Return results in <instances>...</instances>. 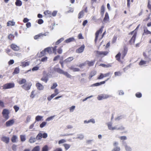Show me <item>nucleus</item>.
Returning <instances> with one entry per match:
<instances>
[{
  "instance_id": "8fccbe9b",
  "label": "nucleus",
  "mask_w": 151,
  "mask_h": 151,
  "mask_svg": "<svg viewBox=\"0 0 151 151\" xmlns=\"http://www.w3.org/2000/svg\"><path fill=\"white\" fill-rule=\"evenodd\" d=\"M64 40V39L63 38H61L58 41H57L56 42V45H58L62 41Z\"/></svg>"
},
{
  "instance_id": "e433bc0d",
  "label": "nucleus",
  "mask_w": 151,
  "mask_h": 151,
  "mask_svg": "<svg viewBox=\"0 0 151 151\" xmlns=\"http://www.w3.org/2000/svg\"><path fill=\"white\" fill-rule=\"evenodd\" d=\"M15 4H16V5L17 6H20L22 5V3L21 1H20V0H17L15 3Z\"/></svg>"
},
{
  "instance_id": "c85d7f7f",
  "label": "nucleus",
  "mask_w": 151,
  "mask_h": 151,
  "mask_svg": "<svg viewBox=\"0 0 151 151\" xmlns=\"http://www.w3.org/2000/svg\"><path fill=\"white\" fill-rule=\"evenodd\" d=\"M21 141L23 142L24 141L26 140L25 136L24 135H21L20 136Z\"/></svg>"
},
{
  "instance_id": "bf43d9fd",
  "label": "nucleus",
  "mask_w": 151,
  "mask_h": 151,
  "mask_svg": "<svg viewBox=\"0 0 151 151\" xmlns=\"http://www.w3.org/2000/svg\"><path fill=\"white\" fill-rule=\"evenodd\" d=\"M62 50L61 49V47H60L58 49V52L59 54H60L62 53Z\"/></svg>"
},
{
  "instance_id": "c756f323",
  "label": "nucleus",
  "mask_w": 151,
  "mask_h": 151,
  "mask_svg": "<svg viewBox=\"0 0 151 151\" xmlns=\"http://www.w3.org/2000/svg\"><path fill=\"white\" fill-rule=\"evenodd\" d=\"M66 150H68L70 147V145L67 144H64L63 145Z\"/></svg>"
},
{
  "instance_id": "2eb2a0df",
  "label": "nucleus",
  "mask_w": 151,
  "mask_h": 151,
  "mask_svg": "<svg viewBox=\"0 0 151 151\" xmlns=\"http://www.w3.org/2000/svg\"><path fill=\"white\" fill-rule=\"evenodd\" d=\"M85 46L83 45L81 47L76 50V52L78 53H80L82 52L84 49Z\"/></svg>"
},
{
  "instance_id": "39448f33",
  "label": "nucleus",
  "mask_w": 151,
  "mask_h": 151,
  "mask_svg": "<svg viewBox=\"0 0 151 151\" xmlns=\"http://www.w3.org/2000/svg\"><path fill=\"white\" fill-rule=\"evenodd\" d=\"M32 84L31 83H29L28 84L25 83L22 86V88L26 90H28L30 89Z\"/></svg>"
},
{
  "instance_id": "20e7f679",
  "label": "nucleus",
  "mask_w": 151,
  "mask_h": 151,
  "mask_svg": "<svg viewBox=\"0 0 151 151\" xmlns=\"http://www.w3.org/2000/svg\"><path fill=\"white\" fill-rule=\"evenodd\" d=\"M94 53L96 54V56L99 57V55H106L109 53L108 51H95L94 52Z\"/></svg>"
},
{
  "instance_id": "c03bdc74",
  "label": "nucleus",
  "mask_w": 151,
  "mask_h": 151,
  "mask_svg": "<svg viewBox=\"0 0 151 151\" xmlns=\"http://www.w3.org/2000/svg\"><path fill=\"white\" fill-rule=\"evenodd\" d=\"M70 69L73 70V71H79V69L77 68H74L73 67H71L70 68Z\"/></svg>"
},
{
  "instance_id": "5fc2aeb1",
  "label": "nucleus",
  "mask_w": 151,
  "mask_h": 151,
  "mask_svg": "<svg viewBox=\"0 0 151 151\" xmlns=\"http://www.w3.org/2000/svg\"><path fill=\"white\" fill-rule=\"evenodd\" d=\"M147 7L148 8V9L151 12V4H150V2L149 1H148V3Z\"/></svg>"
},
{
  "instance_id": "774afa93",
  "label": "nucleus",
  "mask_w": 151,
  "mask_h": 151,
  "mask_svg": "<svg viewBox=\"0 0 151 151\" xmlns=\"http://www.w3.org/2000/svg\"><path fill=\"white\" fill-rule=\"evenodd\" d=\"M47 57H45L42 58L41 59V61L42 62H44L47 60Z\"/></svg>"
},
{
  "instance_id": "a211bd4d",
  "label": "nucleus",
  "mask_w": 151,
  "mask_h": 151,
  "mask_svg": "<svg viewBox=\"0 0 151 151\" xmlns=\"http://www.w3.org/2000/svg\"><path fill=\"white\" fill-rule=\"evenodd\" d=\"M57 72L60 74L65 76H68V73L60 69H58Z\"/></svg>"
},
{
  "instance_id": "6e6552de",
  "label": "nucleus",
  "mask_w": 151,
  "mask_h": 151,
  "mask_svg": "<svg viewBox=\"0 0 151 151\" xmlns=\"http://www.w3.org/2000/svg\"><path fill=\"white\" fill-rule=\"evenodd\" d=\"M132 36V37L129 42V43L130 45H132L134 44L136 37L137 35L134 34Z\"/></svg>"
},
{
  "instance_id": "f257e3e1",
  "label": "nucleus",
  "mask_w": 151,
  "mask_h": 151,
  "mask_svg": "<svg viewBox=\"0 0 151 151\" xmlns=\"http://www.w3.org/2000/svg\"><path fill=\"white\" fill-rule=\"evenodd\" d=\"M14 86V83H8L4 84L3 87L4 89H6L13 88Z\"/></svg>"
},
{
  "instance_id": "49530a36",
  "label": "nucleus",
  "mask_w": 151,
  "mask_h": 151,
  "mask_svg": "<svg viewBox=\"0 0 151 151\" xmlns=\"http://www.w3.org/2000/svg\"><path fill=\"white\" fill-rule=\"evenodd\" d=\"M46 123L45 122H43L40 125V127L41 128L43 127L46 124Z\"/></svg>"
},
{
  "instance_id": "79ce46f5",
  "label": "nucleus",
  "mask_w": 151,
  "mask_h": 151,
  "mask_svg": "<svg viewBox=\"0 0 151 151\" xmlns=\"http://www.w3.org/2000/svg\"><path fill=\"white\" fill-rule=\"evenodd\" d=\"M146 61L142 60L140 61L139 63V65H142L146 64Z\"/></svg>"
},
{
  "instance_id": "9d476101",
  "label": "nucleus",
  "mask_w": 151,
  "mask_h": 151,
  "mask_svg": "<svg viewBox=\"0 0 151 151\" xmlns=\"http://www.w3.org/2000/svg\"><path fill=\"white\" fill-rule=\"evenodd\" d=\"M151 35V32L149 31L147 27H145L144 28L143 35Z\"/></svg>"
},
{
  "instance_id": "0e129e2a",
  "label": "nucleus",
  "mask_w": 151,
  "mask_h": 151,
  "mask_svg": "<svg viewBox=\"0 0 151 151\" xmlns=\"http://www.w3.org/2000/svg\"><path fill=\"white\" fill-rule=\"evenodd\" d=\"M60 56L59 55H58L56 56L54 58V59H53V61H55L57 60L59 58H60Z\"/></svg>"
},
{
  "instance_id": "393cba45",
  "label": "nucleus",
  "mask_w": 151,
  "mask_h": 151,
  "mask_svg": "<svg viewBox=\"0 0 151 151\" xmlns=\"http://www.w3.org/2000/svg\"><path fill=\"white\" fill-rule=\"evenodd\" d=\"M40 147L39 146H37L35 147L32 151H40Z\"/></svg>"
},
{
  "instance_id": "4468645a",
  "label": "nucleus",
  "mask_w": 151,
  "mask_h": 151,
  "mask_svg": "<svg viewBox=\"0 0 151 151\" xmlns=\"http://www.w3.org/2000/svg\"><path fill=\"white\" fill-rule=\"evenodd\" d=\"M109 17L108 14L106 13L105 17L103 20V22L105 23H107L109 22Z\"/></svg>"
},
{
  "instance_id": "0eeeda50",
  "label": "nucleus",
  "mask_w": 151,
  "mask_h": 151,
  "mask_svg": "<svg viewBox=\"0 0 151 151\" xmlns=\"http://www.w3.org/2000/svg\"><path fill=\"white\" fill-rule=\"evenodd\" d=\"M104 27V26H102L101 28L99 30L97 31L95 34L96 37L95 40V42H96L98 38L99 34L100 33H101L103 31V28Z\"/></svg>"
},
{
  "instance_id": "3c124183",
  "label": "nucleus",
  "mask_w": 151,
  "mask_h": 151,
  "mask_svg": "<svg viewBox=\"0 0 151 151\" xmlns=\"http://www.w3.org/2000/svg\"><path fill=\"white\" fill-rule=\"evenodd\" d=\"M14 37V36L11 34H10L8 36V38L11 40H12Z\"/></svg>"
},
{
  "instance_id": "b1692460",
  "label": "nucleus",
  "mask_w": 151,
  "mask_h": 151,
  "mask_svg": "<svg viewBox=\"0 0 151 151\" xmlns=\"http://www.w3.org/2000/svg\"><path fill=\"white\" fill-rule=\"evenodd\" d=\"M128 48L126 46H124L123 49V57L127 54L128 51Z\"/></svg>"
},
{
  "instance_id": "ddd939ff",
  "label": "nucleus",
  "mask_w": 151,
  "mask_h": 151,
  "mask_svg": "<svg viewBox=\"0 0 151 151\" xmlns=\"http://www.w3.org/2000/svg\"><path fill=\"white\" fill-rule=\"evenodd\" d=\"M140 24H139L136 27L135 30L130 32L129 34V35H132L133 34H134L136 35H137V31L139 29V27Z\"/></svg>"
},
{
  "instance_id": "7ed1b4c3",
  "label": "nucleus",
  "mask_w": 151,
  "mask_h": 151,
  "mask_svg": "<svg viewBox=\"0 0 151 151\" xmlns=\"http://www.w3.org/2000/svg\"><path fill=\"white\" fill-rule=\"evenodd\" d=\"M54 93L51 94L50 96L47 97V99L48 101H50L52 98L59 93L58 90L57 88L55 89L54 90Z\"/></svg>"
},
{
  "instance_id": "aec40b11",
  "label": "nucleus",
  "mask_w": 151,
  "mask_h": 151,
  "mask_svg": "<svg viewBox=\"0 0 151 151\" xmlns=\"http://www.w3.org/2000/svg\"><path fill=\"white\" fill-rule=\"evenodd\" d=\"M73 59V57H70L68 58L67 59L65 60H64V62H65V63H67L68 62H70L71 61H72Z\"/></svg>"
},
{
  "instance_id": "423d86ee",
  "label": "nucleus",
  "mask_w": 151,
  "mask_h": 151,
  "mask_svg": "<svg viewBox=\"0 0 151 151\" xmlns=\"http://www.w3.org/2000/svg\"><path fill=\"white\" fill-rule=\"evenodd\" d=\"M109 97V96L107 94H101L98 96L97 99L100 100L107 99Z\"/></svg>"
},
{
  "instance_id": "6e6d98bb",
  "label": "nucleus",
  "mask_w": 151,
  "mask_h": 151,
  "mask_svg": "<svg viewBox=\"0 0 151 151\" xmlns=\"http://www.w3.org/2000/svg\"><path fill=\"white\" fill-rule=\"evenodd\" d=\"M78 138L81 139H82L83 138L84 136L82 134H80L78 136Z\"/></svg>"
},
{
  "instance_id": "cd10ccee",
  "label": "nucleus",
  "mask_w": 151,
  "mask_h": 151,
  "mask_svg": "<svg viewBox=\"0 0 151 151\" xmlns=\"http://www.w3.org/2000/svg\"><path fill=\"white\" fill-rule=\"evenodd\" d=\"M43 117L40 116H37L35 117V120L37 121H39L41 120Z\"/></svg>"
},
{
  "instance_id": "37998d69",
  "label": "nucleus",
  "mask_w": 151,
  "mask_h": 151,
  "mask_svg": "<svg viewBox=\"0 0 151 151\" xmlns=\"http://www.w3.org/2000/svg\"><path fill=\"white\" fill-rule=\"evenodd\" d=\"M75 106H72L71 107H70L69 108V109L70 110V112H72L75 109Z\"/></svg>"
},
{
  "instance_id": "13d9d810",
  "label": "nucleus",
  "mask_w": 151,
  "mask_h": 151,
  "mask_svg": "<svg viewBox=\"0 0 151 151\" xmlns=\"http://www.w3.org/2000/svg\"><path fill=\"white\" fill-rule=\"evenodd\" d=\"M120 148L119 147H116L112 150V151H119Z\"/></svg>"
},
{
  "instance_id": "69168bd1",
  "label": "nucleus",
  "mask_w": 151,
  "mask_h": 151,
  "mask_svg": "<svg viewBox=\"0 0 151 151\" xmlns=\"http://www.w3.org/2000/svg\"><path fill=\"white\" fill-rule=\"evenodd\" d=\"M42 135V137L43 138H46L47 137V134L46 133H44Z\"/></svg>"
},
{
  "instance_id": "7c9ffc66",
  "label": "nucleus",
  "mask_w": 151,
  "mask_h": 151,
  "mask_svg": "<svg viewBox=\"0 0 151 151\" xmlns=\"http://www.w3.org/2000/svg\"><path fill=\"white\" fill-rule=\"evenodd\" d=\"M84 12L83 11L81 12L78 14V18L79 19L82 18L83 16Z\"/></svg>"
},
{
  "instance_id": "58836bf2",
  "label": "nucleus",
  "mask_w": 151,
  "mask_h": 151,
  "mask_svg": "<svg viewBox=\"0 0 151 151\" xmlns=\"http://www.w3.org/2000/svg\"><path fill=\"white\" fill-rule=\"evenodd\" d=\"M135 96L137 98H140L142 97V94L138 92L136 93Z\"/></svg>"
},
{
  "instance_id": "a18cd8bd",
  "label": "nucleus",
  "mask_w": 151,
  "mask_h": 151,
  "mask_svg": "<svg viewBox=\"0 0 151 151\" xmlns=\"http://www.w3.org/2000/svg\"><path fill=\"white\" fill-rule=\"evenodd\" d=\"M58 86V85L56 83H54L53 84L52 86L51 87V89H54L57 86Z\"/></svg>"
},
{
  "instance_id": "ea45409f",
  "label": "nucleus",
  "mask_w": 151,
  "mask_h": 151,
  "mask_svg": "<svg viewBox=\"0 0 151 151\" xmlns=\"http://www.w3.org/2000/svg\"><path fill=\"white\" fill-rule=\"evenodd\" d=\"M29 62L28 61V62H26L25 63H24V62L22 63V65L23 67H25L27 66L28 65H29Z\"/></svg>"
},
{
  "instance_id": "4c0bfd02",
  "label": "nucleus",
  "mask_w": 151,
  "mask_h": 151,
  "mask_svg": "<svg viewBox=\"0 0 151 151\" xmlns=\"http://www.w3.org/2000/svg\"><path fill=\"white\" fill-rule=\"evenodd\" d=\"M35 141V138L31 137L29 139V142L31 143H34Z\"/></svg>"
},
{
  "instance_id": "9b49d317",
  "label": "nucleus",
  "mask_w": 151,
  "mask_h": 151,
  "mask_svg": "<svg viewBox=\"0 0 151 151\" xmlns=\"http://www.w3.org/2000/svg\"><path fill=\"white\" fill-rule=\"evenodd\" d=\"M36 86L39 90H42L44 87L43 86L39 83H37L36 84Z\"/></svg>"
},
{
  "instance_id": "e2e57ef3",
  "label": "nucleus",
  "mask_w": 151,
  "mask_h": 151,
  "mask_svg": "<svg viewBox=\"0 0 151 151\" xmlns=\"http://www.w3.org/2000/svg\"><path fill=\"white\" fill-rule=\"evenodd\" d=\"M53 151H63L62 149L60 147L57 148L55 149Z\"/></svg>"
},
{
  "instance_id": "052dcab7",
  "label": "nucleus",
  "mask_w": 151,
  "mask_h": 151,
  "mask_svg": "<svg viewBox=\"0 0 151 151\" xmlns=\"http://www.w3.org/2000/svg\"><path fill=\"white\" fill-rule=\"evenodd\" d=\"M93 141V140H87L86 141V143L87 144H91Z\"/></svg>"
},
{
  "instance_id": "1a4fd4ad",
  "label": "nucleus",
  "mask_w": 151,
  "mask_h": 151,
  "mask_svg": "<svg viewBox=\"0 0 151 151\" xmlns=\"http://www.w3.org/2000/svg\"><path fill=\"white\" fill-rule=\"evenodd\" d=\"M14 123V119H11L6 122V127H9L12 125Z\"/></svg>"
},
{
  "instance_id": "603ef678",
  "label": "nucleus",
  "mask_w": 151,
  "mask_h": 151,
  "mask_svg": "<svg viewBox=\"0 0 151 151\" xmlns=\"http://www.w3.org/2000/svg\"><path fill=\"white\" fill-rule=\"evenodd\" d=\"M13 108L15 110V111L17 112L19 109V107L17 106H14Z\"/></svg>"
},
{
  "instance_id": "bb28decb",
  "label": "nucleus",
  "mask_w": 151,
  "mask_h": 151,
  "mask_svg": "<svg viewBox=\"0 0 151 151\" xmlns=\"http://www.w3.org/2000/svg\"><path fill=\"white\" fill-rule=\"evenodd\" d=\"M74 40V39L73 37H71L68 39H67L65 40V42L66 43H69L73 41Z\"/></svg>"
},
{
  "instance_id": "338daca9",
  "label": "nucleus",
  "mask_w": 151,
  "mask_h": 151,
  "mask_svg": "<svg viewBox=\"0 0 151 151\" xmlns=\"http://www.w3.org/2000/svg\"><path fill=\"white\" fill-rule=\"evenodd\" d=\"M43 22V20L41 19H39L38 20V23L39 24H42Z\"/></svg>"
},
{
  "instance_id": "a19ab883",
  "label": "nucleus",
  "mask_w": 151,
  "mask_h": 151,
  "mask_svg": "<svg viewBox=\"0 0 151 151\" xmlns=\"http://www.w3.org/2000/svg\"><path fill=\"white\" fill-rule=\"evenodd\" d=\"M125 148L127 151H131L132 150L131 148L127 145L125 146Z\"/></svg>"
},
{
  "instance_id": "412c9836",
  "label": "nucleus",
  "mask_w": 151,
  "mask_h": 151,
  "mask_svg": "<svg viewBox=\"0 0 151 151\" xmlns=\"http://www.w3.org/2000/svg\"><path fill=\"white\" fill-rule=\"evenodd\" d=\"M26 82V80L24 79H22L19 80L18 81V83L20 85L22 84H25Z\"/></svg>"
},
{
  "instance_id": "72a5a7b5",
  "label": "nucleus",
  "mask_w": 151,
  "mask_h": 151,
  "mask_svg": "<svg viewBox=\"0 0 151 151\" xmlns=\"http://www.w3.org/2000/svg\"><path fill=\"white\" fill-rule=\"evenodd\" d=\"M19 69L18 68H15V70L13 73L14 74H17L19 73Z\"/></svg>"
},
{
  "instance_id": "f8f14e48",
  "label": "nucleus",
  "mask_w": 151,
  "mask_h": 151,
  "mask_svg": "<svg viewBox=\"0 0 151 151\" xmlns=\"http://www.w3.org/2000/svg\"><path fill=\"white\" fill-rule=\"evenodd\" d=\"M1 140L5 143L8 144L9 142V139L8 137L4 136L1 137Z\"/></svg>"
},
{
  "instance_id": "473e14b6",
  "label": "nucleus",
  "mask_w": 151,
  "mask_h": 151,
  "mask_svg": "<svg viewBox=\"0 0 151 151\" xmlns=\"http://www.w3.org/2000/svg\"><path fill=\"white\" fill-rule=\"evenodd\" d=\"M35 91H32L31 92L30 97L32 98H33L36 95L35 93Z\"/></svg>"
},
{
  "instance_id": "864d4df0",
  "label": "nucleus",
  "mask_w": 151,
  "mask_h": 151,
  "mask_svg": "<svg viewBox=\"0 0 151 151\" xmlns=\"http://www.w3.org/2000/svg\"><path fill=\"white\" fill-rule=\"evenodd\" d=\"M0 107L3 108L4 107V103L2 101L0 100Z\"/></svg>"
},
{
  "instance_id": "4be33fe9",
  "label": "nucleus",
  "mask_w": 151,
  "mask_h": 151,
  "mask_svg": "<svg viewBox=\"0 0 151 151\" xmlns=\"http://www.w3.org/2000/svg\"><path fill=\"white\" fill-rule=\"evenodd\" d=\"M11 47L12 49L15 51H18L19 50V47L16 45L12 44L11 45Z\"/></svg>"
},
{
  "instance_id": "a878e982",
  "label": "nucleus",
  "mask_w": 151,
  "mask_h": 151,
  "mask_svg": "<svg viewBox=\"0 0 151 151\" xmlns=\"http://www.w3.org/2000/svg\"><path fill=\"white\" fill-rule=\"evenodd\" d=\"M42 134L41 133H39L37 136L36 139L37 140L41 139L42 137Z\"/></svg>"
},
{
  "instance_id": "c9c22d12",
  "label": "nucleus",
  "mask_w": 151,
  "mask_h": 151,
  "mask_svg": "<svg viewBox=\"0 0 151 151\" xmlns=\"http://www.w3.org/2000/svg\"><path fill=\"white\" fill-rule=\"evenodd\" d=\"M48 148L47 145H45L42 149V151H48Z\"/></svg>"
},
{
  "instance_id": "6ab92c4d",
  "label": "nucleus",
  "mask_w": 151,
  "mask_h": 151,
  "mask_svg": "<svg viewBox=\"0 0 151 151\" xmlns=\"http://www.w3.org/2000/svg\"><path fill=\"white\" fill-rule=\"evenodd\" d=\"M109 79V78H108L104 81L101 82L100 83H95L93 84V85L95 86H98L101 84H104V83H105V82L106 81H107L108 79Z\"/></svg>"
},
{
  "instance_id": "09e8293b",
  "label": "nucleus",
  "mask_w": 151,
  "mask_h": 151,
  "mask_svg": "<svg viewBox=\"0 0 151 151\" xmlns=\"http://www.w3.org/2000/svg\"><path fill=\"white\" fill-rule=\"evenodd\" d=\"M66 140L64 139H61L58 141V144H60L66 142Z\"/></svg>"
},
{
  "instance_id": "4d7b16f0",
  "label": "nucleus",
  "mask_w": 151,
  "mask_h": 151,
  "mask_svg": "<svg viewBox=\"0 0 151 151\" xmlns=\"http://www.w3.org/2000/svg\"><path fill=\"white\" fill-rule=\"evenodd\" d=\"M17 146L15 145H13L12 147V149L14 151H16L17 150Z\"/></svg>"
},
{
  "instance_id": "680f3d73",
  "label": "nucleus",
  "mask_w": 151,
  "mask_h": 151,
  "mask_svg": "<svg viewBox=\"0 0 151 151\" xmlns=\"http://www.w3.org/2000/svg\"><path fill=\"white\" fill-rule=\"evenodd\" d=\"M42 35V34H40L38 35H35L34 37V39H37L40 37Z\"/></svg>"
},
{
  "instance_id": "f704fd0d",
  "label": "nucleus",
  "mask_w": 151,
  "mask_h": 151,
  "mask_svg": "<svg viewBox=\"0 0 151 151\" xmlns=\"http://www.w3.org/2000/svg\"><path fill=\"white\" fill-rule=\"evenodd\" d=\"M41 80L42 81L46 83L48 80V78L47 76H45V77L44 76L41 79Z\"/></svg>"
},
{
  "instance_id": "f03ea898",
  "label": "nucleus",
  "mask_w": 151,
  "mask_h": 151,
  "mask_svg": "<svg viewBox=\"0 0 151 151\" xmlns=\"http://www.w3.org/2000/svg\"><path fill=\"white\" fill-rule=\"evenodd\" d=\"M9 110L6 109H4L2 112L3 116L6 120H7L9 118Z\"/></svg>"
},
{
  "instance_id": "de8ad7c7",
  "label": "nucleus",
  "mask_w": 151,
  "mask_h": 151,
  "mask_svg": "<svg viewBox=\"0 0 151 151\" xmlns=\"http://www.w3.org/2000/svg\"><path fill=\"white\" fill-rule=\"evenodd\" d=\"M120 55L121 54L119 53L116 56V58L117 60L119 61H120Z\"/></svg>"
},
{
  "instance_id": "dca6fc26",
  "label": "nucleus",
  "mask_w": 151,
  "mask_h": 151,
  "mask_svg": "<svg viewBox=\"0 0 151 151\" xmlns=\"http://www.w3.org/2000/svg\"><path fill=\"white\" fill-rule=\"evenodd\" d=\"M18 139L16 135H13L11 137V140L12 142L15 143L17 142Z\"/></svg>"
},
{
  "instance_id": "2f4dec72",
  "label": "nucleus",
  "mask_w": 151,
  "mask_h": 151,
  "mask_svg": "<svg viewBox=\"0 0 151 151\" xmlns=\"http://www.w3.org/2000/svg\"><path fill=\"white\" fill-rule=\"evenodd\" d=\"M7 26H14L15 25V22L11 21H9L7 22Z\"/></svg>"
},
{
  "instance_id": "f3484780",
  "label": "nucleus",
  "mask_w": 151,
  "mask_h": 151,
  "mask_svg": "<svg viewBox=\"0 0 151 151\" xmlns=\"http://www.w3.org/2000/svg\"><path fill=\"white\" fill-rule=\"evenodd\" d=\"M112 123L111 122H109L107 124L108 128L110 130H114L116 129L115 127H112Z\"/></svg>"
},
{
  "instance_id": "5701e85b",
  "label": "nucleus",
  "mask_w": 151,
  "mask_h": 151,
  "mask_svg": "<svg viewBox=\"0 0 151 151\" xmlns=\"http://www.w3.org/2000/svg\"><path fill=\"white\" fill-rule=\"evenodd\" d=\"M52 48L48 47L45 49V51L48 52L49 53H51L52 52Z\"/></svg>"
}]
</instances>
